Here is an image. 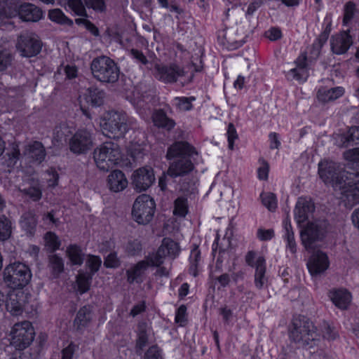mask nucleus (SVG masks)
<instances>
[{"instance_id": "nucleus-1", "label": "nucleus", "mask_w": 359, "mask_h": 359, "mask_svg": "<svg viewBox=\"0 0 359 359\" xmlns=\"http://www.w3.org/2000/svg\"><path fill=\"white\" fill-rule=\"evenodd\" d=\"M180 252V247L178 243L171 238H164L156 252L149 254L144 260L137 262L126 271L128 282L129 283H142V276L149 266L159 267L164 263L166 257L174 259L179 255Z\"/></svg>"}, {"instance_id": "nucleus-2", "label": "nucleus", "mask_w": 359, "mask_h": 359, "mask_svg": "<svg viewBox=\"0 0 359 359\" xmlns=\"http://www.w3.org/2000/svg\"><path fill=\"white\" fill-rule=\"evenodd\" d=\"M196 149L189 142L177 141L171 144L166 154L170 163L167 174L171 177H183L189 174L194 169V165L190 158L197 155Z\"/></svg>"}, {"instance_id": "nucleus-3", "label": "nucleus", "mask_w": 359, "mask_h": 359, "mask_svg": "<svg viewBox=\"0 0 359 359\" xmlns=\"http://www.w3.org/2000/svg\"><path fill=\"white\" fill-rule=\"evenodd\" d=\"M290 337L299 346L305 348H311L317 346L320 340L316 327L304 316L294 318Z\"/></svg>"}, {"instance_id": "nucleus-4", "label": "nucleus", "mask_w": 359, "mask_h": 359, "mask_svg": "<svg viewBox=\"0 0 359 359\" xmlns=\"http://www.w3.org/2000/svg\"><path fill=\"white\" fill-rule=\"evenodd\" d=\"M90 70L93 77L101 83H114L119 78L120 70L115 62L107 56L93 60Z\"/></svg>"}, {"instance_id": "nucleus-5", "label": "nucleus", "mask_w": 359, "mask_h": 359, "mask_svg": "<svg viewBox=\"0 0 359 359\" xmlns=\"http://www.w3.org/2000/svg\"><path fill=\"white\" fill-rule=\"evenodd\" d=\"M93 158L100 170L108 171L121 158L119 146L113 142H106L94 150Z\"/></svg>"}, {"instance_id": "nucleus-6", "label": "nucleus", "mask_w": 359, "mask_h": 359, "mask_svg": "<svg viewBox=\"0 0 359 359\" xmlns=\"http://www.w3.org/2000/svg\"><path fill=\"white\" fill-rule=\"evenodd\" d=\"M32 273L26 264L14 262L6 266L3 273L4 281L12 288H21L30 281Z\"/></svg>"}, {"instance_id": "nucleus-7", "label": "nucleus", "mask_w": 359, "mask_h": 359, "mask_svg": "<svg viewBox=\"0 0 359 359\" xmlns=\"http://www.w3.org/2000/svg\"><path fill=\"white\" fill-rule=\"evenodd\" d=\"M327 225L328 223L325 219H317L309 222L301 231L302 243L307 250H313L315 243L323 238Z\"/></svg>"}, {"instance_id": "nucleus-8", "label": "nucleus", "mask_w": 359, "mask_h": 359, "mask_svg": "<svg viewBox=\"0 0 359 359\" xmlns=\"http://www.w3.org/2000/svg\"><path fill=\"white\" fill-rule=\"evenodd\" d=\"M156 208L152 198L147 194L139 196L135 201L132 210V215L135 222L140 224H147L151 221Z\"/></svg>"}, {"instance_id": "nucleus-9", "label": "nucleus", "mask_w": 359, "mask_h": 359, "mask_svg": "<svg viewBox=\"0 0 359 359\" xmlns=\"http://www.w3.org/2000/svg\"><path fill=\"white\" fill-rule=\"evenodd\" d=\"M103 133L112 139L123 137L128 130L126 114L121 111H111L103 123Z\"/></svg>"}, {"instance_id": "nucleus-10", "label": "nucleus", "mask_w": 359, "mask_h": 359, "mask_svg": "<svg viewBox=\"0 0 359 359\" xmlns=\"http://www.w3.org/2000/svg\"><path fill=\"white\" fill-rule=\"evenodd\" d=\"M341 165L332 161H323L318 164V173L325 184H331L337 191L343 187L344 176H341Z\"/></svg>"}, {"instance_id": "nucleus-11", "label": "nucleus", "mask_w": 359, "mask_h": 359, "mask_svg": "<svg viewBox=\"0 0 359 359\" xmlns=\"http://www.w3.org/2000/svg\"><path fill=\"white\" fill-rule=\"evenodd\" d=\"M35 332L29 321L15 323L11 331V344L16 349L23 350L33 341Z\"/></svg>"}, {"instance_id": "nucleus-12", "label": "nucleus", "mask_w": 359, "mask_h": 359, "mask_svg": "<svg viewBox=\"0 0 359 359\" xmlns=\"http://www.w3.org/2000/svg\"><path fill=\"white\" fill-rule=\"evenodd\" d=\"M41 48L42 42L39 37L32 32H25L18 38L16 48L22 57L36 56L41 52Z\"/></svg>"}, {"instance_id": "nucleus-13", "label": "nucleus", "mask_w": 359, "mask_h": 359, "mask_svg": "<svg viewBox=\"0 0 359 359\" xmlns=\"http://www.w3.org/2000/svg\"><path fill=\"white\" fill-rule=\"evenodd\" d=\"M93 146L92 134L86 129L77 130L69 140V150L77 155L86 154Z\"/></svg>"}, {"instance_id": "nucleus-14", "label": "nucleus", "mask_w": 359, "mask_h": 359, "mask_svg": "<svg viewBox=\"0 0 359 359\" xmlns=\"http://www.w3.org/2000/svg\"><path fill=\"white\" fill-rule=\"evenodd\" d=\"M154 75L156 79L164 83H174L179 78L185 76V71L176 64L169 65L157 64L154 67Z\"/></svg>"}, {"instance_id": "nucleus-15", "label": "nucleus", "mask_w": 359, "mask_h": 359, "mask_svg": "<svg viewBox=\"0 0 359 359\" xmlns=\"http://www.w3.org/2000/svg\"><path fill=\"white\" fill-rule=\"evenodd\" d=\"M155 181L154 170L151 167H142L134 171L132 184L137 191H146Z\"/></svg>"}, {"instance_id": "nucleus-16", "label": "nucleus", "mask_w": 359, "mask_h": 359, "mask_svg": "<svg viewBox=\"0 0 359 359\" xmlns=\"http://www.w3.org/2000/svg\"><path fill=\"white\" fill-rule=\"evenodd\" d=\"M353 43L350 30L341 31L330 38L331 50L336 55L345 54Z\"/></svg>"}, {"instance_id": "nucleus-17", "label": "nucleus", "mask_w": 359, "mask_h": 359, "mask_svg": "<svg viewBox=\"0 0 359 359\" xmlns=\"http://www.w3.org/2000/svg\"><path fill=\"white\" fill-rule=\"evenodd\" d=\"M26 294L22 292H11L6 302L7 311L13 316H20L26 306Z\"/></svg>"}, {"instance_id": "nucleus-18", "label": "nucleus", "mask_w": 359, "mask_h": 359, "mask_svg": "<svg viewBox=\"0 0 359 359\" xmlns=\"http://www.w3.org/2000/svg\"><path fill=\"white\" fill-rule=\"evenodd\" d=\"M307 266L312 276L323 273L329 266L327 255L321 251L313 252L307 263Z\"/></svg>"}, {"instance_id": "nucleus-19", "label": "nucleus", "mask_w": 359, "mask_h": 359, "mask_svg": "<svg viewBox=\"0 0 359 359\" xmlns=\"http://www.w3.org/2000/svg\"><path fill=\"white\" fill-rule=\"evenodd\" d=\"M314 210V203L310 198H299L294 211L297 222L300 224L306 222L313 214Z\"/></svg>"}, {"instance_id": "nucleus-20", "label": "nucleus", "mask_w": 359, "mask_h": 359, "mask_svg": "<svg viewBox=\"0 0 359 359\" xmlns=\"http://www.w3.org/2000/svg\"><path fill=\"white\" fill-rule=\"evenodd\" d=\"M341 191V203L348 209L359 204V189L355 186L344 187L337 189Z\"/></svg>"}, {"instance_id": "nucleus-21", "label": "nucleus", "mask_w": 359, "mask_h": 359, "mask_svg": "<svg viewBox=\"0 0 359 359\" xmlns=\"http://www.w3.org/2000/svg\"><path fill=\"white\" fill-rule=\"evenodd\" d=\"M151 334V328L146 323L141 322L138 324L137 338L135 344V351L138 355H140L144 348L149 344Z\"/></svg>"}, {"instance_id": "nucleus-22", "label": "nucleus", "mask_w": 359, "mask_h": 359, "mask_svg": "<svg viewBox=\"0 0 359 359\" xmlns=\"http://www.w3.org/2000/svg\"><path fill=\"white\" fill-rule=\"evenodd\" d=\"M341 176H344V187L355 186L359 183V163H347L345 169H342Z\"/></svg>"}, {"instance_id": "nucleus-23", "label": "nucleus", "mask_w": 359, "mask_h": 359, "mask_svg": "<svg viewBox=\"0 0 359 359\" xmlns=\"http://www.w3.org/2000/svg\"><path fill=\"white\" fill-rule=\"evenodd\" d=\"M18 14L20 18L24 21L36 22L39 20L42 15V11L32 4H24L19 8Z\"/></svg>"}, {"instance_id": "nucleus-24", "label": "nucleus", "mask_w": 359, "mask_h": 359, "mask_svg": "<svg viewBox=\"0 0 359 359\" xmlns=\"http://www.w3.org/2000/svg\"><path fill=\"white\" fill-rule=\"evenodd\" d=\"M108 186L111 191L119 192L128 186V180L124 173L118 170L112 171L108 176Z\"/></svg>"}, {"instance_id": "nucleus-25", "label": "nucleus", "mask_w": 359, "mask_h": 359, "mask_svg": "<svg viewBox=\"0 0 359 359\" xmlns=\"http://www.w3.org/2000/svg\"><path fill=\"white\" fill-rule=\"evenodd\" d=\"M297 67L290 69L287 73V76L290 79L304 82L308 77L306 56L302 55L297 61Z\"/></svg>"}, {"instance_id": "nucleus-26", "label": "nucleus", "mask_w": 359, "mask_h": 359, "mask_svg": "<svg viewBox=\"0 0 359 359\" xmlns=\"http://www.w3.org/2000/svg\"><path fill=\"white\" fill-rule=\"evenodd\" d=\"M25 154L33 161L40 163L45 159L46 151L41 142L34 141L26 146Z\"/></svg>"}, {"instance_id": "nucleus-27", "label": "nucleus", "mask_w": 359, "mask_h": 359, "mask_svg": "<svg viewBox=\"0 0 359 359\" xmlns=\"http://www.w3.org/2000/svg\"><path fill=\"white\" fill-rule=\"evenodd\" d=\"M330 297L334 304L340 309H346L351 301V294L345 289L330 292Z\"/></svg>"}, {"instance_id": "nucleus-28", "label": "nucleus", "mask_w": 359, "mask_h": 359, "mask_svg": "<svg viewBox=\"0 0 359 359\" xmlns=\"http://www.w3.org/2000/svg\"><path fill=\"white\" fill-rule=\"evenodd\" d=\"M47 267L52 278H57L64 272V260L57 254H50L48 256Z\"/></svg>"}, {"instance_id": "nucleus-29", "label": "nucleus", "mask_w": 359, "mask_h": 359, "mask_svg": "<svg viewBox=\"0 0 359 359\" xmlns=\"http://www.w3.org/2000/svg\"><path fill=\"white\" fill-rule=\"evenodd\" d=\"M344 93V89L342 87H336L330 89L321 88L317 93V98L320 102L326 103L337 100L342 96Z\"/></svg>"}, {"instance_id": "nucleus-30", "label": "nucleus", "mask_w": 359, "mask_h": 359, "mask_svg": "<svg viewBox=\"0 0 359 359\" xmlns=\"http://www.w3.org/2000/svg\"><path fill=\"white\" fill-rule=\"evenodd\" d=\"M266 263L264 257H258L255 264V284L258 289H262L267 281L265 276Z\"/></svg>"}, {"instance_id": "nucleus-31", "label": "nucleus", "mask_w": 359, "mask_h": 359, "mask_svg": "<svg viewBox=\"0 0 359 359\" xmlns=\"http://www.w3.org/2000/svg\"><path fill=\"white\" fill-rule=\"evenodd\" d=\"M104 92L97 87H90L87 90L86 100L92 107H99L104 102Z\"/></svg>"}, {"instance_id": "nucleus-32", "label": "nucleus", "mask_w": 359, "mask_h": 359, "mask_svg": "<svg viewBox=\"0 0 359 359\" xmlns=\"http://www.w3.org/2000/svg\"><path fill=\"white\" fill-rule=\"evenodd\" d=\"M153 122L158 128H163L168 130L174 128L175 123L173 120L169 118L165 113L161 110H156L152 116Z\"/></svg>"}, {"instance_id": "nucleus-33", "label": "nucleus", "mask_w": 359, "mask_h": 359, "mask_svg": "<svg viewBox=\"0 0 359 359\" xmlns=\"http://www.w3.org/2000/svg\"><path fill=\"white\" fill-rule=\"evenodd\" d=\"M201 261V253L198 246L196 244L192 245L189 256V273L196 277L198 275V266Z\"/></svg>"}, {"instance_id": "nucleus-34", "label": "nucleus", "mask_w": 359, "mask_h": 359, "mask_svg": "<svg viewBox=\"0 0 359 359\" xmlns=\"http://www.w3.org/2000/svg\"><path fill=\"white\" fill-rule=\"evenodd\" d=\"M36 223V215L32 211L25 212L21 217V226L31 235L34 233Z\"/></svg>"}, {"instance_id": "nucleus-35", "label": "nucleus", "mask_w": 359, "mask_h": 359, "mask_svg": "<svg viewBox=\"0 0 359 359\" xmlns=\"http://www.w3.org/2000/svg\"><path fill=\"white\" fill-rule=\"evenodd\" d=\"M67 255L74 265L81 266L84 260V254L80 247L76 245H70L67 248Z\"/></svg>"}, {"instance_id": "nucleus-36", "label": "nucleus", "mask_w": 359, "mask_h": 359, "mask_svg": "<svg viewBox=\"0 0 359 359\" xmlns=\"http://www.w3.org/2000/svg\"><path fill=\"white\" fill-rule=\"evenodd\" d=\"M91 320V311L88 306H83L79 309L74 320V325L77 329L86 327Z\"/></svg>"}, {"instance_id": "nucleus-37", "label": "nucleus", "mask_w": 359, "mask_h": 359, "mask_svg": "<svg viewBox=\"0 0 359 359\" xmlns=\"http://www.w3.org/2000/svg\"><path fill=\"white\" fill-rule=\"evenodd\" d=\"M45 248L50 254L58 250L61 245L59 237L53 232L48 231L44 235Z\"/></svg>"}, {"instance_id": "nucleus-38", "label": "nucleus", "mask_w": 359, "mask_h": 359, "mask_svg": "<svg viewBox=\"0 0 359 359\" xmlns=\"http://www.w3.org/2000/svg\"><path fill=\"white\" fill-rule=\"evenodd\" d=\"M20 156V149L18 145L13 144L11 150H8L6 155L4 156V162L8 168H13L15 165L18 161Z\"/></svg>"}, {"instance_id": "nucleus-39", "label": "nucleus", "mask_w": 359, "mask_h": 359, "mask_svg": "<svg viewBox=\"0 0 359 359\" xmlns=\"http://www.w3.org/2000/svg\"><path fill=\"white\" fill-rule=\"evenodd\" d=\"M211 190L221 197L229 198L233 194L232 187L224 181H216L211 186Z\"/></svg>"}, {"instance_id": "nucleus-40", "label": "nucleus", "mask_w": 359, "mask_h": 359, "mask_svg": "<svg viewBox=\"0 0 359 359\" xmlns=\"http://www.w3.org/2000/svg\"><path fill=\"white\" fill-rule=\"evenodd\" d=\"M92 273L87 272H79L76 277V283L79 290L81 294H83L88 291L93 279Z\"/></svg>"}, {"instance_id": "nucleus-41", "label": "nucleus", "mask_w": 359, "mask_h": 359, "mask_svg": "<svg viewBox=\"0 0 359 359\" xmlns=\"http://www.w3.org/2000/svg\"><path fill=\"white\" fill-rule=\"evenodd\" d=\"M12 232V224L5 215H0V241L8 240Z\"/></svg>"}, {"instance_id": "nucleus-42", "label": "nucleus", "mask_w": 359, "mask_h": 359, "mask_svg": "<svg viewBox=\"0 0 359 359\" xmlns=\"http://www.w3.org/2000/svg\"><path fill=\"white\" fill-rule=\"evenodd\" d=\"M48 17L53 22H55L60 25L71 26L73 21L68 18L60 9L56 8L49 11Z\"/></svg>"}, {"instance_id": "nucleus-43", "label": "nucleus", "mask_w": 359, "mask_h": 359, "mask_svg": "<svg viewBox=\"0 0 359 359\" xmlns=\"http://www.w3.org/2000/svg\"><path fill=\"white\" fill-rule=\"evenodd\" d=\"M142 245L138 239L130 240L126 244L125 251L130 256H136L141 253Z\"/></svg>"}, {"instance_id": "nucleus-44", "label": "nucleus", "mask_w": 359, "mask_h": 359, "mask_svg": "<svg viewBox=\"0 0 359 359\" xmlns=\"http://www.w3.org/2000/svg\"><path fill=\"white\" fill-rule=\"evenodd\" d=\"M188 211L187 199L184 197H179L175 201L173 213L175 215L184 217Z\"/></svg>"}, {"instance_id": "nucleus-45", "label": "nucleus", "mask_w": 359, "mask_h": 359, "mask_svg": "<svg viewBox=\"0 0 359 359\" xmlns=\"http://www.w3.org/2000/svg\"><path fill=\"white\" fill-rule=\"evenodd\" d=\"M13 55L7 50H0V72L6 70L12 65Z\"/></svg>"}, {"instance_id": "nucleus-46", "label": "nucleus", "mask_w": 359, "mask_h": 359, "mask_svg": "<svg viewBox=\"0 0 359 359\" xmlns=\"http://www.w3.org/2000/svg\"><path fill=\"white\" fill-rule=\"evenodd\" d=\"M345 142L347 143L346 147L349 145L359 146V126L351 127L348 130Z\"/></svg>"}, {"instance_id": "nucleus-47", "label": "nucleus", "mask_w": 359, "mask_h": 359, "mask_svg": "<svg viewBox=\"0 0 359 359\" xmlns=\"http://www.w3.org/2000/svg\"><path fill=\"white\" fill-rule=\"evenodd\" d=\"M20 191L25 196L29 197L33 201H38L42 196V192L38 187H29L26 189H20Z\"/></svg>"}, {"instance_id": "nucleus-48", "label": "nucleus", "mask_w": 359, "mask_h": 359, "mask_svg": "<svg viewBox=\"0 0 359 359\" xmlns=\"http://www.w3.org/2000/svg\"><path fill=\"white\" fill-rule=\"evenodd\" d=\"M68 4L77 15L87 17L84 1L83 2L82 0H70Z\"/></svg>"}, {"instance_id": "nucleus-49", "label": "nucleus", "mask_w": 359, "mask_h": 359, "mask_svg": "<svg viewBox=\"0 0 359 359\" xmlns=\"http://www.w3.org/2000/svg\"><path fill=\"white\" fill-rule=\"evenodd\" d=\"M88 8H92L97 13L105 12L107 9L105 0H83Z\"/></svg>"}, {"instance_id": "nucleus-50", "label": "nucleus", "mask_w": 359, "mask_h": 359, "mask_svg": "<svg viewBox=\"0 0 359 359\" xmlns=\"http://www.w3.org/2000/svg\"><path fill=\"white\" fill-rule=\"evenodd\" d=\"M102 264V260L98 256L90 255L86 261V266L89 269L88 273H92L93 276L100 269Z\"/></svg>"}, {"instance_id": "nucleus-51", "label": "nucleus", "mask_w": 359, "mask_h": 359, "mask_svg": "<svg viewBox=\"0 0 359 359\" xmlns=\"http://www.w3.org/2000/svg\"><path fill=\"white\" fill-rule=\"evenodd\" d=\"M195 100L194 97H175V102L177 107L182 111H189L191 110L193 107L191 102Z\"/></svg>"}, {"instance_id": "nucleus-52", "label": "nucleus", "mask_w": 359, "mask_h": 359, "mask_svg": "<svg viewBox=\"0 0 359 359\" xmlns=\"http://www.w3.org/2000/svg\"><path fill=\"white\" fill-rule=\"evenodd\" d=\"M262 202L263 205L266 207L269 210H275L277 208V202L275 194L272 193H267L261 195Z\"/></svg>"}, {"instance_id": "nucleus-53", "label": "nucleus", "mask_w": 359, "mask_h": 359, "mask_svg": "<svg viewBox=\"0 0 359 359\" xmlns=\"http://www.w3.org/2000/svg\"><path fill=\"white\" fill-rule=\"evenodd\" d=\"M355 10V4L353 2L348 1L345 4L343 18L344 25H347L353 18Z\"/></svg>"}, {"instance_id": "nucleus-54", "label": "nucleus", "mask_w": 359, "mask_h": 359, "mask_svg": "<svg viewBox=\"0 0 359 359\" xmlns=\"http://www.w3.org/2000/svg\"><path fill=\"white\" fill-rule=\"evenodd\" d=\"M69 133L70 130L67 126L65 124H60L55 128L53 137L56 141L61 142L62 140L65 139Z\"/></svg>"}, {"instance_id": "nucleus-55", "label": "nucleus", "mask_w": 359, "mask_h": 359, "mask_svg": "<svg viewBox=\"0 0 359 359\" xmlns=\"http://www.w3.org/2000/svg\"><path fill=\"white\" fill-rule=\"evenodd\" d=\"M144 359H163L162 350L157 345H153L145 352Z\"/></svg>"}, {"instance_id": "nucleus-56", "label": "nucleus", "mask_w": 359, "mask_h": 359, "mask_svg": "<svg viewBox=\"0 0 359 359\" xmlns=\"http://www.w3.org/2000/svg\"><path fill=\"white\" fill-rule=\"evenodd\" d=\"M129 55L133 60L142 65H147L149 63L147 57L141 50L132 48L129 50Z\"/></svg>"}, {"instance_id": "nucleus-57", "label": "nucleus", "mask_w": 359, "mask_h": 359, "mask_svg": "<svg viewBox=\"0 0 359 359\" xmlns=\"http://www.w3.org/2000/svg\"><path fill=\"white\" fill-rule=\"evenodd\" d=\"M226 134L228 138L229 148V149L232 150L233 149L234 141L237 140L238 137L236 128L233 123H230L229 124Z\"/></svg>"}, {"instance_id": "nucleus-58", "label": "nucleus", "mask_w": 359, "mask_h": 359, "mask_svg": "<svg viewBox=\"0 0 359 359\" xmlns=\"http://www.w3.org/2000/svg\"><path fill=\"white\" fill-rule=\"evenodd\" d=\"M104 265L107 268H116L120 265V261L116 252L109 253L105 258Z\"/></svg>"}, {"instance_id": "nucleus-59", "label": "nucleus", "mask_w": 359, "mask_h": 359, "mask_svg": "<svg viewBox=\"0 0 359 359\" xmlns=\"http://www.w3.org/2000/svg\"><path fill=\"white\" fill-rule=\"evenodd\" d=\"M187 307L184 305H181L176 311L175 313V322L179 323L181 326L184 325L187 322Z\"/></svg>"}, {"instance_id": "nucleus-60", "label": "nucleus", "mask_w": 359, "mask_h": 359, "mask_svg": "<svg viewBox=\"0 0 359 359\" xmlns=\"http://www.w3.org/2000/svg\"><path fill=\"white\" fill-rule=\"evenodd\" d=\"M322 332L323 338L328 340H334L337 337V332L327 323L323 324Z\"/></svg>"}, {"instance_id": "nucleus-61", "label": "nucleus", "mask_w": 359, "mask_h": 359, "mask_svg": "<svg viewBox=\"0 0 359 359\" xmlns=\"http://www.w3.org/2000/svg\"><path fill=\"white\" fill-rule=\"evenodd\" d=\"M257 238L262 241H269L274 237V231L272 229H258L257 232Z\"/></svg>"}, {"instance_id": "nucleus-62", "label": "nucleus", "mask_w": 359, "mask_h": 359, "mask_svg": "<svg viewBox=\"0 0 359 359\" xmlns=\"http://www.w3.org/2000/svg\"><path fill=\"white\" fill-rule=\"evenodd\" d=\"M285 239L287 241V248L290 249L292 253H295L297 251V245L293 231L285 232Z\"/></svg>"}, {"instance_id": "nucleus-63", "label": "nucleus", "mask_w": 359, "mask_h": 359, "mask_svg": "<svg viewBox=\"0 0 359 359\" xmlns=\"http://www.w3.org/2000/svg\"><path fill=\"white\" fill-rule=\"evenodd\" d=\"M344 156L347 163H359V151L358 149H349L344 153Z\"/></svg>"}, {"instance_id": "nucleus-64", "label": "nucleus", "mask_w": 359, "mask_h": 359, "mask_svg": "<svg viewBox=\"0 0 359 359\" xmlns=\"http://www.w3.org/2000/svg\"><path fill=\"white\" fill-rule=\"evenodd\" d=\"M76 346L72 342L62 351V359H73Z\"/></svg>"}]
</instances>
